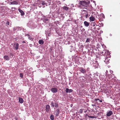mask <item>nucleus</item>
<instances>
[{"label":"nucleus","instance_id":"nucleus-9","mask_svg":"<svg viewBox=\"0 0 120 120\" xmlns=\"http://www.w3.org/2000/svg\"><path fill=\"white\" fill-rule=\"evenodd\" d=\"M19 46V45L18 43H15L14 44V47L16 50H17L18 49Z\"/></svg>","mask_w":120,"mask_h":120},{"label":"nucleus","instance_id":"nucleus-40","mask_svg":"<svg viewBox=\"0 0 120 120\" xmlns=\"http://www.w3.org/2000/svg\"><path fill=\"white\" fill-rule=\"evenodd\" d=\"M87 116V114H86V115H85V117H86Z\"/></svg>","mask_w":120,"mask_h":120},{"label":"nucleus","instance_id":"nucleus-14","mask_svg":"<svg viewBox=\"0 0 120 120\" xmlns=\"http://www.w3.org/2000/svg\"><path fill=\"white\" fill-rule=\"evenodd\" d=\"M4 59L7 60H10L9 57L7 55L4 56Z\"/></svg>","mask_w":120,"mask_h":120},{"label":"nucleus","instance_id":"nucleus-42","mask_svg":"<svg viewBox=\"0 0 120 120\" xmlns=\"http://www.w3.org/2000/svg\"><path fill=\"white\" fill-rule=\"evenodd\" d=\"M81 27H82V26H81Z\"/></svg>","mask_w":120,"mask_h":120},{"label":"nucleus","instance_id":"nucleus-3","mask_svg":"<svg viewBox=\"0 0 120 120\" xmlns=\"http://www.w3.org/2000/svg\"><path fill=\"white\" fill-rule=\"evenodd\" d=\"M21 29V28L19 27H15L13 28V30L14 31H17L20 30Z\"/></svg>","mask_w":120,"mask_h":120},{"label":"nucleus","instance_id":"nucleus-24","mask_svg":"<svg viewBox=\"0 0 120 120\" xmlns=\"http://www.w3.org/2000/svg\"><path fill=\"white\" fill-rule=\"evenodd\" d=\"M51 105H52L53 107H54V105L53 102L52 101H51Z\"/></svg>","mask_w":120,"mask_h":120},{"label":"nucleus","instance_id":"nucleus-21","mask_svg":"<svg viewBox=\"0 0 120 120\" xmlns=\"http://www.w3.org/2000/svg\"><path fill=\"white\" fill-rule=\"evenodd\" d=\"M90 38H88L87 39L86 41V42H90Z\"/></svg>","mask_w":120,"mask_h":120},{"label":"nucleus","instance_id":"nucleus-1","mask_svg":"<svg viewBox=\"0 0 120 120\" xmlns=\"http://www.w3.org/2000/svg\"><path fill=\"white\" fill-rule=\"evenodd\" d=\"M90 3V2L88 1L87 2L84 1H80V4L82 6H83L87 7L88 5V4Z\"/></svg>","mask_w":120,"mask_h":120},{"label":"nucleus","instance_id":"nucleus-20","mask_svg":"<svg viewBox=\"0 0 120 120\" xmlns=\"http://www.w3.org/2000/svg\"><path fill=\"white\" fill-rule=\"evenodd\" d=\"M54 106L55 107L54 109H55V108H57L59 107V105L57 103H55L54 104Z\"/></svg>","mask_w":120,"mask_h":120},{"label":"nucleus","instance_id":"nucleus-8","mask_svg":"<svg viewBox=\"0 0 120 120\" xmlns=\"http://www.w3.org/2000/svg\"><path fill=\"white\" fill-rule=\"evenodd\" d=\"M113 113L112 111H110L107 112V116H111Z\"/></svg>","mask_w":120,"mask_h":120},{"label":"nucleus","instance_id":"nucleus-29","mask_svg":"<svg viewBox=\"0 0 120 120\" xmlns=\"http://www.w3.org/2000/svg\"><path fill=\"white\" fill-rule=\"evenodd\" d=\"M20 76L22 78L23 77V75L21 73L20 74Z\"/></svg>","mask_w":120,"mask_h":120},{"label":"nucleus","instance_id":"nucleus-7","mask_svg":"<svg viewBox=\"0 0 120 120\" xmlns=\"http://www.w3.org/2000/svg\"><path fill=\"white\" fill-rule=\"evenodd\" d=\"M73 90L71 89H69L68 88H66V89L65 91L67 93H70L72 92Z\"/></svg>","mask_w":120,"mask_h":120},{"label":"nucleus","instance_id":"nucleus-36","mask_svg":"<svg viewBox=\"0 0 120 120\" xmlns=\"http://www.w3.org/2000/svg\"><path fill=\"white\" fill-rule=\"evenodd\" d=\"M22 43H26L25 42V41H22Z\"/></svg>","mask_w":120,"mask_h":120},{"label":"nucleus","instance_id":"nucleus-6","mask_svg":"<svg viewBox=\"0 0 120 120\" xmlns=\"http://www.w3.org/2000/svg\"><path fill=\"white\" fill-rule=\"evenodd\" d=\"M50 107L49 105H46V107L45 110L47 112H49L50 109Z\"/></svg>","mask_w":120,"mask_h":120},{"label":"nucleus","instance_id":"nucleus-17","mask_svg":"<svg viewBox=\"0 0 120 120\" xmlns=\"http://www.w3.org/2000/svg\"><path fill=\"white\" fill-rule=\"evenodd\" d=\"M19 102L21 103H22L23 102V99L22 98H19Z\"/></svg>","mask_w":120,"mask_h":120},{"label":"nucleus","instance_id":"nucleus-43","mask_svg":"<svg viewBox=\"0 0 120 120\" xmlns=\"http://www.w3.org/2000/svg\"><path fill=\"white\" fill-rule=\"evenodd\" d=\"M95 3V1H94V2Z\"/></svg>","mask_w":120,"mask_h":120},{"label":"nucleus","instance_id":"nucleus-11","mask_svg":"<svg viewBox=\"0 0 120 120\" xmlns=\"http://www.w3.org/2000/svg\"><path fill=\"white\" fill-rule=\"evenodd\" d=\"M18 4V2L16 1H14L12 2H10V4H15L17 5Z\"/></svg>","mask_w":120,"mask_h":120},{"label":"nucleus","instance_id":"nucleus-38","mask_svg":"<svg viewBox=\"0 0 120 120\" xmlns=\"http://www.w3.org/2000/svg\"><path fill=\"white\" fill-rule=\"evenodd\" d=\"M92 105L93 106H95V105Z\"/></svg>","mask_w":120,"mask_h":120},{"label":"nucleus","instance_id":"nucleus-16","mask_svg":"<svg viewBox=\"0 0 120 120\" xmlns=\"http://www.w3.org/2000/svg\"><path fill=\"white\" fill-rule=\"evenodd\" d=\"M95 18L92 15L90 16V20L92 21H94L95 20Z\"/></svg>","mask_w":120,"mask_h":120},{"label":"nucleus","instance_id":"nucleus-37","mask_svg":"<svg viewBox=\"0 0 120 120\" xmlns=\"http://www.w3.org/2000/svg\"><path fill=\"white\" fill-rule=\"evenodd\" d=\"M100 101V102H102V101L101 100H100V101Z\"/></svg>","mask_w":120,"mask_h":120},{"label":"nucleus","instance_id":"nucleus-30","mask_svg":"<svg viewBox=\"0 0 120 120\" xmlns=\"http://www.w3.org/2000/svg\"><path fill=\"white\" fill-rule=\"evenodd\" d=\"M6 24L8 25H9V22L7 21L6 22Z\"/></svg>","mask_w":120,"mask_h":120},{"label":"nucleus","instance_id":"nucleus-39","mask_svg":"<svg viewBox=\"0 0 120 120\" xmlns=\"http://www.w3.org/2000/svg\"><path fill=\"white\" fill-rule=\"evenodd\" d=\"M101 15H102L103 16H104V15L103 14H101Z\"/></svg>","mask_w":120,"mask_h":120},{"label":"nucleus","instance_id":"nucleus-27","mask_svg":"<svg viewBox=\"0 0 120 120\" xmlns=\"http://www.w3.org/2000/svg\"><path fill=\"white\" fill-rule=\"evenodd\" d=\"M43 21L44 22H46V21H48V19H44L43 20Z\"/></svg>","mask_w":120,"mask_h":120},{"label":"nucleus","instance_id":"nucleus-2","mask_svg":"<svg viewBox=\"0 0 120 120\" xmlns=\"http://www.w3.org/2000/svg\"><path fill=\"white\" fill-rule=\"evenodd\" d=\"M107 53H108L107 56L105 55L106 58L104 61L106 64H108L109 63V60H110V56L109 53L107 52Z\"/></svg>","mask_w":120,"mask_h":120},{"label":"nucleus","instance_id":"nucleus-26","mask_svg":"<svg viewBox=\"0 0 120 120\" xmlns=\"http://www.w3.org/2000/svg\"><path fill=\"white\" fill-rule=\"evenodd\" d=\"M88 116L90 118H95L93 116Z\"/></svg>","mask_w":120,"mask_h":120},{"label":"nucleus","instance_id":"nucleus-31","mask_svg":"<svg viewBox=\"0 0 120 120\" xmlns=\"http://www.w3.org/2000/svg\"><path fill=\"white\" fill-rule=\"evenodd\" d=\"M95 101H97L98 100L100 101V99H95Z\"/></svg>","mask_w":120,"mask_h":120},{"label":"nucleus","instance_id":"nucleus-32","mask_svg":"<svg viewBox=\"0 0 120 120\" xmlns=\"http://www.w3.org/2000/svg\"><path fill=\"white\" fill-rule=\"evenodd\" d=\"M93 23H94V24H93V26H95V23H94V22H93Z\"/></svg>","mask_w":120,"mask_h":120},{"label":"nucleus","instance_id":"nucleus-23","mask_svg":"<svg viewBox=\"0 0 120 120\" xmlns=\"http://www.w3.org/2000/svg\"><path fill=\"white\" fill-rule=\"evenodd\" d=\"M50 117L51 120H54V116L53 115H51L50 116Z\"/></svg>","mask_w":120,"mask_h":120},{"label":"nucleus","instance_id":"nucleus-13","mask_svg":"<svg viewBox=\"0 0 120 120\" xmlns=\"http://www.w3.org/2000/svg\"><path fill=\"white\" fill-rule=\"evenodd\" d=\"M60 110L58 109H56V111H55V112H56V115L57 116L59 113Z\"/></svg>","mask_w":120,"mask_h":120},{"label":"nucleus","instance_id":"nucleus-15","mask_svg":"<svg viewBox=\"0 0 120 120\" xmlns=\"http://www.w3.org/2000/svg\"><path fill=\"white\" fill-rule=\"evenodd\" d=\"M40 4H42L43 5H45L46 6H47V4L45 1H42L40 2Z\"/></svg>","mask_w":120,"mask_h":120},{"label":"nucleus","instance_id":"nucleus-25","mask_svg":"<svg viewBox=\"0 0 120 120\" xmlns=\"http://www.w3.org/2000/svg\"><path fill=\"white\" fill-rule=\"evenodd\" d=\"M12 0H7V1H5V2L7 3H8L9 2L12 1Z\"/></svg>","mask_w":120,"mask_h":120},{"label":"nucleus","instance_id":"nucleus-5","mask_svg":"<svg viewBox=\"0 0 120 120\" xmlns=\"http://www.w3.org/2000/svg\"><path fill=\"white\" fill-rule=\"evenodd\" d=\"M51 91L53 93H56L57 91V89L56 88H53L51 89Z\"/></svg>","mask_w":120,"mask_h":120},{"label":"nucleus","instance_id":"nucleus-18","mask_svg":"<svg viewBox=\"0 0 120 120\" xmlns=\"http://www.w3.org/2000/svg\"><path fill=\"white\" fill-rule=\"evenodd\" d=\"M62 8L64 10L66 11L68 10L69 9L66 6H64L62 7Z\"/></svg>","mask_w":120,"mask_h":120},{"label":"nucleus","instance_id":"nucleus-19","mask_svg":"<svg viewBox=\"0 0 120 120\" xmlns=\"http://www.w3.org/2000/svg\"><path fill=\"white\" fill-rule=\"evenodd\" d=\"M39 43L40 44L42 45L43 44L44 41L42 40H39Z\"/></svg>","mask_w":120,"mask_h":120},{"label":"nucleus","instance_id":"nucleus-4","mask_svg":"<svg viewBox=\"0 0 120 120\" xmlns=\"http://www.w3.org/2000/svg\"><path fill=\"white\" fill-rule=\"evenodd\" d=\"M80 71L82 73L84 74L86 72V70L82 68L81 67L79 68Z\"/></svg>","mask_w":120,"mask_h":120},{"label":"nucleus","instance_id":"nucleus-10","mask_svg":"<svg viewBox=\"0 0 120 120\" xmlns=\"http://www.w3.org/2000/svg\"><path fill=\"white\" fill-rule=\"evenodd\" d=\"M18 10L21 13V15L22 16L23 15H24V13L22 10L20 9H18Z\"/></svg>","mask_w":120,"mask_h":120},{"label":"nucleus","instance_id":"nucleus-12","mask_svg":"<svg viewBox=\"0 0 120 120\" xmlns=\"http://www.w3.org/2000/svg\"><path fill=\"white\" fill-rule=\"evenodd\" d=\"M84 24L85 26L86 27H88L89 25V23L88 22L86 21H85L84 22Z\"/></svg>","mask_w":120,"mask_h":120},{"label":"nucleus","instance_id":"nucleus-34","mask_svg":"<svg viewBox=\"0 0 120 120\" xmlns=\"http://www.w3.org/2000/svg\"><path fill=\"white\" fill-rule=\"evenodd\" d=\"M3 8H1V9H0V11H3Z\"/></svg>","mask_w":120,"mask_h":120},{"label":"nucleus","instance_id":"nucleus-41","mask_svg":"<svg viewBox=\"0 0 120 120\" xmlns=\"http://www.w3.org/2000/svg\"><path fill=\"white\" fill-rule=\"evenodd\" d=\"M84 9H86V8H84Z\"/></svg>","mask_w":120,"mask_h":120},{"label":"nucleus","instance_id":"nucleus-33","mask_svg":"<svg viewBox=\"0 0 120 120\" xmlns=\"http://www.w3.org/2000/svg\"><path fill=\"white\" fill-rule=\"evenodd\" d=\"M2 4L3 5H4V4H6L5 3H4V2H3L2 3V4H1V3L0 4Z\"/></svg>","mask_w":120,"mask_h":120},{"label":"nucleus","instance_id":"nucleus-35","mask_svg":"<svg viewBox=\"0 0 120 120\" xmlns=\"http://www.w3.org/2000/svg\"><path fill=\"white\" fill-rule=\"evenodd\" d=\"M110 73H113V71H112L110 70Z\"/></svg>","mask_w":120,"mask_h":120},{"label":"nucleus","instance_id":"nucleus-22","mask_svg":"<svg viewBox=\"0 0 120 120\" xmlns=\"http://www.w3.org/2000/svg\"><path fill=\"white\" fill-rule=\"evenodd\" d=\"M28 38L30 40L32 41L33 40V38H32L29 35H28Z\"/></svg>","mask_w":120,"mask_h":120},{"label":"nucleus","instance_id":"nucleus-28","mask_svg":"<svg viewBox=\"0 0 120 120\" xmlns=\"http://www.w3.org/2000/svg\"><path fill=\"white\" fill-rule=\"evenodd\" d=\"M79 112L80 113H82L83 112L82 109H80L79 111Z\"/></svg>","mask_w":120,"mask_h":120}]
</instances>
